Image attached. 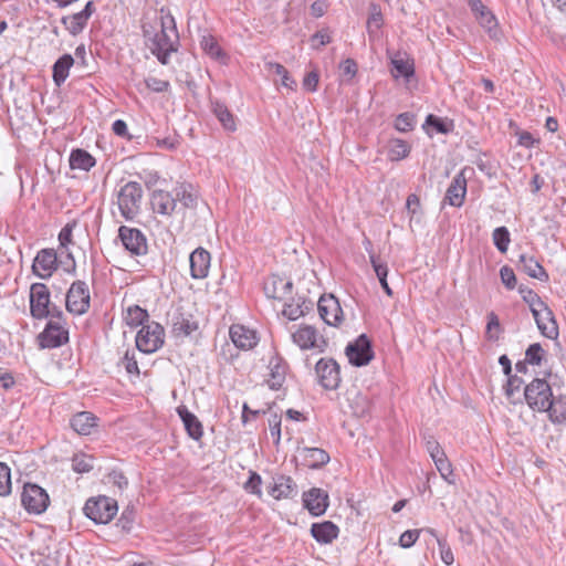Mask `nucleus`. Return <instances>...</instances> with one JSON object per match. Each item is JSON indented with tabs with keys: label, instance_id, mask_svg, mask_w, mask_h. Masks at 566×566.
Wrapping results in <instances>:
<instances>
[{
	"label": "nucleus",
	"instance_id": "dca6fc26",
	"mask_svg": "<svg viewBox=\"0 0 566 566\" xmlns=\"http://www.w3.org/2000/svg\"><path fill=\"white\" fill-rule=\"evenodd\" d=\"M198 329V322L195 316L178 307L171 317V331L176 337H187Z\"/></svg>",
	"mask_w": 566,
	"mask_h": 566
},
{
	"label": "nucleus",
	"instance_id": "a19ab883",
	"mask_svg": "<svg viewBox=\"0 0 566 566\" xmlns=\"http://www.w3.org/2000/svg\"><path fill=\"white\" fill-rule=\"evenodd\" d=\"M391 65L396 73H392L394 77L403 76L407 80L411 77L415 73L413 64L408 60L402 59L399 54L395 55L391 59Z\"/></svg>",
	"mask_w": 566,
	"mask_h": 566
},
{
	"label": "nucleus",
	"instance_id": "7c9ffc66",
	"mask_svg": "<svg viewBox=\"0 0 566 566\" xmlns=\"http://www.w3.org/2000/svg\"><path fill=\"white\" fill-rule=\"evenodd\" d=\"M270 377L266 380L269 387L273 390L280 389L285 380L286 368L280 358L270 360Z\"/></svg>",
	"mask_w": 566,
	"mask_h": 566
},
{
	"label": "nucleus",
	"instance_id": "6e6d98bb",
	"mask_svg": "<svg viewBox=\"0 0 566 566\" xmlns=\"http://www.w3.org/2000/svg\"><path fill=\"white\" fill-rule=\"evenodd\" d=\"M382 25V14L377 6H373V11L367 21V30L369 33L378 31Z\"/></svg>",
	"mask_w": 566,
	"mask_h": 566
},
{
	"label": "nucleus",
	"instance_id": "2f4dec72",
	"mask_svg": "<svg viewBox=\"0 0 566 566\" xmlns=\"http://www.w3.org/2000/svg\"><path fill=\"white\" fill-rule=\"evenodd\" d=\"M74 64V59L71 54L62 55L53 64V81L56 86H61L69 76L70 69Z\"/></svg>",
	"mask_w": 566,
	"mask_h": 566
},
{
	"label": "nucleus",
	"instance_id": "c756f323",
	"mask_svg": "<svg viewBox=\"0 0 566 566\" xmlns=\"http://www.w3.org/2000/svg\"><path fill=\"white\" fill-rule=\"evenodd\" d=\"M520 266L528 276L533 279H537L542 282L548 280V274L533 256L521 254Z\"/></svg>",
	"mask_w": 566,
	"mask_h": 566
},
{
	"label": "nucleus",
	"instance_id": "423d86ee",
	"mask_svg": "<svg viewBox=\"0 0 566 566\" xmlns=\"http://www.w3.org/2000/svg\"><path fill=\"white\" fill-rule=\"evenodd\" d=\"M164 327L156 322H151L143 325L137 333L136 347L145 354L155 353L164 345Z\"/></svg>",
	"mask_w": 566,
	"mask_h": 566
},
{
	"label": "nucleus",
	"instance_id": "ddd939ff",
	"mask_svg": "<svg viewBox=\"0 0 566 566\" xmlns=\"http://www.w3.org/2000/svg\"><path fill=\"white\" fill-rule=\"evenodd\" d=\"M118 238L132 254L144 255L147 253V239L139 229L122 226L118 229Z\"/></svg>",
	"mask_w": 566,
	"mask_h": 566
},
{
	"label": "nucleus",
	"instance_id": "9d476101",
	"mask_svg": "<svg viewBox=\"0 0 566 566\" xmlns=\"http://www.w3.org/2000/svg\"><path fill=\"white\" fill-rule=\"evenodd\" d=\"M90 290L84 281H75L66 294V310L75 315H82L90 308Z\"/></svg>",
	"mask_w": 566,
	"mask_h": 566
},
{
	"label": "nucleus",
	"instance_id": "58836bf2",
	"mask_svg": "<svg viewBox=\"0 0 566 566\" xmlns=\"http://www.w3.org/2000/svg\"><path fill=\"white\" fill-rule=\"evenodd\" d=\"M370 258V263L376 272V275L379 280V283L381 285V287L384 289V291L386 292L387 295L391 296L392 295V291L391 289L389 287V284L387 282V275H388V268H387V264L385 263H381L378 258H376L375 254H370L369 255Z\"/></svg>",
	"mask_w": 566,
	"mask_h": 566
},
{
	"label": "nucleus",
	"instance_id": "13d9d810",
	"mask_svg": "<svg viewBox=\"0 0 566 566\" xmlns=\"http://www.w3.org/2000/svg\"><path fill=\"white\" fill-rule=\"evenodd\" d=\"M261 483H262L261 476L256 472H251L250 478L244 483V489L248 492L261 497V495H262Z\"/></svg>",
	"mask_w": 566,
	"mask_h": 566
},
{
	"label": "nucleus",
	"instance_id": "774afa93",
	"mask_svg": "<svg viewBox=\"0 0 566 566\" xmlns=\"http://www.w3.org/2000/svg\"><path fill=\"white\" fill-rule=\"evenodd\" d=\"M523 380L517 376H509L505 389V395L511 398L516 391L521 389Z\"/></svg>",
	"mask_w": 566,
	"mask_h": 566
},
{
	"label": "nucleus",
	"instance_id": "1a4fd4ad",
	"mask_svg": "<svg viewBox=\"0 0 566 566\" xmlns=\"http://www.w3.org/2000/svg\"><path fill=\"white\" fill-rule=\"evenodd\" d=\"M21 503L29 513L41 514L48 509L50 497L40 485L27 483L21 494Z\"/></svg>",
	"mask_w": 566,
	"mask_h": 566
},
{
	"label": "nucleus",
	"instance_id": "8fccbe9b",
	"mask_svg": "<svg viewBox=\"0 0 566 566\" xmlns=\"http://www.w3.org/2000/svg\"><path fill=\"white\" fill-rule=\"evenodd\" d=\"M94 459L86 454H75L72 459V468L75 472L86 473L93 469Z\"/></svg>",
	"mask_w": 566,
	"mask_h": 566
},
{
	"label": "nucleus",
	"instance_id": "e433bc0d",
	"mask_svg": "<svg viewBox=\"0 0 566 566\" xmlns=\"http://www.w3.org/2000/svg\"><path fill=\"white\" fill-rule=\"evenodd\" d=\"M273 290L270 291V286L265 285V293L268 296L273 298H284L286 295L291 294L293 284L291 281H285L280 277H274L272 281Z\"/></svg>",
	"mask_w": 566,
	"mask_h": 566
},
{
	"label": "nucleus",
	"instance_id": "f03ea898",
	"mask_svg": "<svg viewBox=\"0 0 566 566\" xmlns=\"http://www.w3.org/2000/svg\"><path fill=\"white\" fill-rule=\"evenodd\" d=\"M143 197V188L136 181H129L124 185L117 193V205L120 214L132 220L139 211Z\"/></svg>",
	"mask_w": 566,
	"mask_h": 566
},
{
	"label": "nucleus",
	"instance_id": "6ab92c4d",
	"mask_svg": "<svg viewBox=\"0 0 566 566\" xmlns=\"http://www.w3.org/2000/svg\"><path fill=\"white\" fill-rule=\"evenodd\" d=\"M269 494L275 500L291 499L296 495V484L291 476L276 475L266 485Z\"/></svg>",
	"mask_w": 566,
	"mask_h": 566
},
{
	"label": "nucleus",
	"instance_id": "393cba45",
	"mask_svg": "<svg viewBox=\"0 0 566 566\" xmlns=\"http://www.w3.org/2000/svg\"><path fill=\"white\" fill-rule=\"evenodd\" d=\"M311 534L319 544H331L337 538L339 528L333 522L324 521L322 523H313Z\"/></svg>",
	"mask_w": 566,
	"mask_h": 566
},
{
	"label": "nucleus",
	"instance_id": "72a5a7b5",
	"mask_svg": "<svg viewBox=\"0 0 566 566\" xmlns=\"http://www.w3.org/2000/svg\"><path fill=\"white\" fill-rule=\"evenodd\" d=\"M95 165L94 157L84 149H74L70 156L72 169L90 170Z\"/></svg>",
	"mask_w": 566,
	"mask_h": 566
},
{
	"label": "nucleus",
	"instance_id": "aec40b11",
	"mask_svg": "<svg viewBox=\"0 0 566 566\" xmlns=\"http://www.w3.org/2000/svg\"><path fill=\"white\" fill-rule=\"evenodd\" d=\"M303 503L312 515L319 516L327 510L328 494L322 489L313 488L304 492Z\"/></svg>",
	"mask_w": 566,
	"mask_h": 566
},
{
	"label": "nucleus",
	"instance_id": "bf43d9fd",
	"mask_svg": "<svg viewBox=\"0 0 566 566\" xmlns=\"http://www.w3.org/2000/svg\"><path fill=\"white\" fill-rule=\"evenodd\" d=\"M48 554L40 553L43 558L40 559L43 566H60L61 565V553L57 549L51 551L50 547H46Z\"/></svg>",
	"mask_w": 566,
	"mask_h": 566
},
{
	"label": "nucleus",
	"instance_id": "b1692460",
	"mask_svg": "<svg viewBox=\"0 0 566 566\" xmlns=\"http://www.w3.org/2000/svg\"><path fill=\"white\" fill-rule=\"evenodd\" d=\"M151 206L155 212L170 216L177 208V199L175 195L168 191L156 190L151 197Z\"/></svg>",
	"mask_w": 566,
	"mask_h": 566
},
{
	"label": "nucleus",
	"instance_id": "69168bd1",
	"mask_svg": "<svg viewBox=\"0 0 566 566\" xmlns=\"http://www.w3.org/2000/svg\"><path fill=\"white\" fill-rule=\"evenodd\" d=\"M120 366L125 368L128 374L139 375L138 364L134 356H130L129 352H126L120 360Z\"/></svg>",
	"mask_w": 566,
	"mask_h": 566
},
{
	"label": "nucleus",
	"instance_id": "c9c22d12",
	"mask_svg": "<svg viewBox=\"0 0 566 566\" xmlns=\"http://www.w3.org/2000/svg\"><path fill=\"white\" fill-rule=\"evenodd\" d=\"M149 315L146 310L142 308L139 305H130L126 310L124 321L128 326L137 327L144 325Z\"/></svg>",
	"mask_w": 566,
	"mask_h": 566
},
{
	"label": "nucleus",
	"instance_id": "39448f33",
	"mask_svg": "<svg viewBox=\"0 0 566 566\" xmlns=\"http://www.w3.org/2000/svg\"><path fill=\"white\" fill-rule=\"evenodd\" d=\"M117 503L107 496L90 499L85 503L84 514L95 523L107 524L117 513Z\"/></svg>",
	"mask_w": 566,
	"mask_h": 566
},
{
	"label": "nucleus",
	"instance_id": "5701e85b",
	"mask_svg": "<svg viewBox=\"0 0 566 566\" xmlns=\"http://www.w3.org/2000/svg\"><path fill=\"white\" fill-rule=\"evenodd\" d=\"M465 193L467 180L463 171H461L452 179L449 188L447 189L444 200L448 201L450 206L461 207L463 205Z\"/></svg>",
	"mask_w": 566,
	"mask_h": 566
},
{
	"label": "nucleus",
	"instance_id": "a878e982",
	"mask_svg": "<svg viewBox=\"0 0 566 566\" xmlns=\"http://www.w3.org/2000/svg\"><path fill=\"white\" fill-rule=\"evenodd\" d=\"M98 422V418L95 417L92 412L82 411L74 415L71 419V427L75 432L82 436L92 434L96 429Z\"/></svg>",
	"mask_w": 566,
	"mask_h": 566
},
{
	"label": "nucleus",
	"instance_id": "ea45409f",
	"mask_svg": "<svg viewBox=\"0 0 566 566\" xmlns=\"http://www.w3.org/2000/svg\"><path fill=\"white\" fill-rule=\"evenodd\" d=\"M266 69L271 72H274L276 75H279L281 77L282 86H284L291 91H294L296 88V85H297L296 81L290 76V73L285 69V66H283L280 63H276V62H269V63H266Z\"/></svg>",
	"mask_w": 566,
	"mask_h": 566
},
{
	"label": "nucleus",
	"instance_id": "680f3d73",
	"mask_svg": "<svg viewBox=\"0 0 566 566\" xmlns=\"http://www.w3.org/2000/svg\"><path fill=\"white\" fill-rule=\"evenodd\" d=\"M269 427L271 436L274 438V443L279 444L281 440V416L272 413L269 418Z\"/></svg>",
	"mask_w": 566,
	"mask_h": 566
},
{
	"label": "nucleus",
	"instance_id": "a211bd4d",
	"mask_svg": "<svg viewBox=\"0 0 566 566\" xmlns=\"http://www.w3.org/2000/svg\"><path fill=\"white\" fill-rule=\"evenodd\" d=\"M57 256L54 250L44 249L38 252L32 270L35 275L41 279H48L57 268Z\"/></svg>",
	"mask_w": 566,
	"mask_h": 566
},
{
	"label": "nucleus",
	"instance_id": "338daca9",
	"mask_svg": "<svg viewBox=\"0 0 566 566\" xmlns=\"http://www.w3.org/2000/svg\"><path fill=\"white\" fill-rule=\"evenodd\" d=\"M426 449L428 453L430 454L432 461L436 459H440L441 457L446 455L444 451L441 449L439 442L434 440L433 438H429L426 441Z\"/></svg>",
	"mask_w": 566,
	"mask_h": 566
},
{
	"label": "nucleus",
	"instance_id": "6e6552de",
	"mask_svg": "<svg viewBox=\"0 0 566 566\" xmlns=\"http://www.w3.org/2000/svg\"><path fill=\"white\" fill-rule=\"evenodd\" d=\"M292 340L301 349H312L316 353H324L328 345L325 337L311 325H301L294 333H292Z\"/></svg>",
	"mask_w": 566,
	"mask_h": 566
},
{
	"label": "nucleus",
	"instance_id": "f704fd0d",
	"mask_svg": "<svg viewBox=\"0 0 566 566\" xmlns=\"http://www.w3.org/2000/svg\"><path fill=\"white\" fill-rule=\"evenodd\" d=\"M410 153V146L407 142L402 139H391L388 143V153L387 156L391 161H398L406 157H408Z\"/></svg>",
	"mask_w": 566,
	"mask_h": 566
},
{
	"label": "nucleus",
	"instance_id": "7ed1b4c3",
	"mask_svg": "<svg viewBox=\"0 0 566 566\" xmlns=\"http://www.w3.org/2000/svg\"><path fill=\"white\" fill-rule=\"evenodd\" d=\"M39 340L43 348H56L69 342V331L63 325L61 311L50 316L44 331L39 335Z\"/></svg>",
	"mask_w": 566,
	"mask_h": 566
},
{
	"label": "nucleus",
	"instance_id": "864d4df0",
	"mask_svg": "<svg viewBox=\"0 0 566 566\" xmlns=\"http://www.w3.org/2000/svg\"><path fill=\"white\" fill-rule=\"evenodd\" d=\"M340 74L343 76V81L349 82L355 77L358 71V65L353 59H346L339 65Z\"/></svg>",
	"mask_w": 566,
	"mask_h": 566
},
{
	"label": "nucleus",
	"instance_id": "c85d7f7f",
	"mask_svg": "<svg viewBox=\"0 0 566 566\" xmlns=\"http://www.w3.org/2000/svg\"><path fill=\"white\" fill-rule=\"evenodd\" d=\"M548 419L556 424L566 422V395L552 396L549 407L545 410Z\"/></svg>",
	"mask_w": 566,
	"mask_h": 566
},
{
	"label": "nucleus",
	"instance_id": "473e14b6",
	"mask_svg": "<svg viewBox=\"0 0 566 566\" xmlns=\"http://www.w3.org/2000/svg\"><path fill=\"white\" fill-rule=\"evenodd\" d=\"M211 107L213 114L216 115V117L221 123L224 129L229 132H234L237 129L234 116L224 104L214 101L211 103Z\"/></svg>",
	"mask_w": 566,
	"mask_h": 566
},
{
	"label": "nucleus",
	"instance_id": "4d7b16f0",
	"mask_svg": "<svg viewBox=\"0 0 566 566\" xmlns=\"http://www.w3.org/2000/svg\"><path fill=\"white\" fill-rule=\"evenodd\" d=\"M501 281L507 290L516 286V276L512 268L504 265L500 269Z\"/></svg>",
	"mask_w": 566,
	"mask_h": 566
},
{
	"label": "nucleus",
	"instance_id": "f257e3e1",
	"mask_svg": "<svg viewBox=\"0 0 566 566\" xmlns=\"http://www.w3.org/2000/svg\"><path fill=\"white\" fill-rule=\"evenodd\" d=\"M142 28L145 43L151 53L161 64H168L170 54L178 49L179 41L174 17L169 13L164 14V10H161L156 25L145 22Z\"/></svg>",
	"mask_w": 566,
	"mask_h": 566
},
{
	"label": "nucleus",
	"instance_id": "412c9836",
	"mask_svg": "<svg viewBox=\"0 0 566 566\" xmlns=\"http://www.w3.org/2000/svg\"><path fill=\"white\" fill-rule=\"evenodd\" d=\"M210 253L203 248H197L189 256L190 275L192 279L201 280L208 276L210 269Z\"/></svg>",
	"mask_w": 566,
	"mask_h": 566
},
{
	"label": "nucleus",
	"instance_id": "4468645a",
	"mask_svg": "<svg viewBox=\"0 0 566 566\" xmlns=\"http://www.w3.org/2000/svg\"><path fill=\"white\" fill-rule=\"evenodd\" d=\"M317 308L319 316L326 324L338 326L343 322V310L334 295L328 294L321 296Z\"/></svg>",
	"mask_w": 566,
	"mask_h": 566
},
{
	"label": "nucleus",
	"instance_id": "4be33fe9",
	"mask_svg": "<svg viewBox=\"0 0 566 566\" xmlns=\"http://www.w3.org/2000/svg\"><path fill=\"white\" fill-rule=\"evenodd\" d=\"M229 334L234 346L240 349H251L259 342L256 333L253 329H250L243 325H232L230 327Z\"/></svg>",
	"mask_w": 566,
	"mask_h": 566
},
{
	"label": "nucleus",
	"instance_id": "9b49d317",
	"mask_svg": "<svg viewBox=\"0 0 566 566\" xmlns=\"http://www.w3.org/2000/svg\"><path fill=\"white\" fill-rule=\"evenodd\" d=\"M318 382L327 390L338 388L340 382L339 366L333 358H321L315 366Z\"/></svg>",
	"mask_w": 566,
	"mask_h": 566
},
{
	"label": "nucleus",
	"instance_id": "bb28decb",
	"mask_svg": "<svg viewBox=\"0 0 566 566\" xmlns=\"http://www.w3.org/2000/svg\"><path fill=\"white\" fill-rule=\"evenodd\" d=\"M301 458L306 467L319 469L329 462V454L321 448L304 447L298 450Z\"/></svg>",
	"mask_w": 566,
	"mask_h": 566
},
{
	"label": "nucleus",
	"instance_id": "3c124183",
	"mask_svg": "<svg viewBox=\"0 0 566 566\" xmlns=\"http://www.w3.org/2000/svg\"><path fill=\"white\" fill-rule=\"evenodd\" d=\"M12 482H11V471L10 468L0 462V496H7L11 493Z\"/></svg>",
	"mask_w": 566,
	"mask_h": 566
},
{
	"label": "nucleus",
	"instance_id": "0e129e2a",
	"mask_svg": "<svg viewBox=\"0 0 566 566\" xmlns=\"http://www.w3.org/2000/svg\"><path fill=\"white\" fill-rule=\"evenodd\" d=\"M420 535V530H408L400 535L399 544L403 548L411 547Z\"/></svg>",
	"mask_w": 566,
	"mask_h": 566
},
{
	"label": "nucleus",
	"instance_id": "5fc2aeb1",
	"mask_svg": "<svg viewBox=\"0 0 566 566\" xmlns=\"http://www.w3.org/2000/svg\"><path fill=\"white\" fill-rule=\"evenodd\" d=\"M415 126V115L411 113H401L397 116L395 127L399 132H409Z\"/></svg>",
	"mask_w": 566,
	"mask_h": 566
},
{
	"label": "nucleus",
	"instance_id": "e2e57ef3",
	"mask_svg": "<svg viewBox=\"0 0 566 566\" xmlns=\"http://www.w3.org/2000/svg\"><path fill=\"white\" fill-rule=\"evenodd\" d=\"M145 84L147 88L156 92V93H163L166 92L169 88V82L164 81L154 76H149L145 80Z\"/></svg>",
	"mask_w": 566,
	"mask_h": 566
},
{
	"label": "nucleus",
	"instance_id": "052dcab7",
	"mask_svg": "<svg viewBox=\"0 0 566 566\" xmlns=\"http://www.w3.org/2000/svg\"><path fill=\"white\" fill-rule=\"evenodd\" d=\"M440 557L446 565H452L454 562V556L451 547L448 545L446 538H437Z\"/></svg>",
	"mask_w": 566,
	"mask_h": 566
},
{
	"label": "nucleus",
	"instance_id": "49530a36",
	"mask_svg": "<svg viewBox=\"0 0 566 566\" xmlns=\"http://www.w3.org/2000/svg\"><path fill=\"white\" fill-rule=\"evenodd\" d=\"M433 462L441 478L449 484H454L455 480L453 478L452 464L448 460L447 455H443L440 459L438 458Z\"/></svg>",
	"mask_w": 566,
	"mask_h": 566
},
{
	"label": "nucleus",
	"instance_id": "c03bdc74",
	"mask_svg": "<svg viewBox=\"0 0 566 566\" xmlns=\"http://www.w3.org/2000/svg\"><path fill=\"white\" fill-rule=\"evenodd\" d=\"M72 231H73V226H71L70 223H67L64 228H62V230L60 231L59 233V241H60V245H61V254H63L64 252L66 253V256L67 259L71 260V265H72V269L74 270L75 269V261L71 254V252L69 251L67 249V245L70 243H72Z\"/></svg>",
	"mask_w": 566,
	"mask_h": 566
},
{
	"label": "nucleus",
	"instance_id": "de8ad7c7",
	"mask_svg": "<svg viewBox=\"0 0 566 566\" xmlns=\"http://www.w3.org/2000/svg\"><path fill=\"white\" fill-rule=\"evenodd\" d=\"M493 242L501 253H505L511 242L510 232L506 227H499L493 231Z\"/></svg>",
	"mask_w": 566,
	"mask_h": 566
},
{
	"label": "nucleus",
	"instance_id": "603ef678",
	"mask_svg": "<svg viewBox=\"0 0 566 566\" xmlns=\"http://www.w3.org/2000/svg\"><path fill=\"white\" fill-rule=\"evenodd\" d=\"M544 353L545 352L542 348L541 344H531L525 352V360L531 365L538 366L542 363Z\"/></svg>",
	"mask_w": 566,
	"mask_h": 566
},
{
	"label": "nucleus",
	"instance_id": "20e7f679",
	"mask_svg": "<svg viewBox=\"0 0 566 566\" xmlns=\"http://www.w3.org/2000/svg\"><path fill=\"white\" fill-rule=\"evenodd\" d=\"M552 396V388L545 379L535 378L524 388L525 400L533 411L547 410Z\"/></svg>",
	"mask_w": 566,
	"mask_h": 566
},
{
	"label": "nucleus",
	"instance_id": "37998d69",
	"mask_svg": "<svg viewBox=\"0 0 566 566\" xmlns=\"http://www.w3.org/2000/svg\"><path fill=\"white\" fill-rule=\"evenodd\" d=\"M200 45L205 53L214 60H222L226 56L217 40L210 34L202 36Z\"/></svg>",
	"mask_w": 566,
	"mask_h": 566
},
{
	"label": "nucleus",
	"instance_id": "4c0bfd02",
	"mask_svg": "<svg viewBox=\"0 0 566 566\" xmlns=\"http://www.w3.org/2000/svg\"><path fill=\"white\" fill-rule=\"evenodd\" d=\"M175 198L179 201L184 208H195L197 206L198 198L191 192V187L188 185H180L175 188Z\"/></svg>",
	"mask_w": 566,
	"mask_h": 566
},
{
	"label": "nucleus",
	"instance_id": "09e8293b",
	"mask_svg": "<svg viewBox=\"0 0 566 566\" xmlns=\"http://www.w3.org/2000/svg\"><path fill=\"white\" fill-rule=\"evenodd\" d=\"M518 293L522 295L523 301L530 306L531 312L533 308L541 307L545 304L538 294L527 286L520 285Z\"/></svg>",
	"mask_w": 566,
	"mask_h": 566
},
{
	"label": "nucleus",
	"instance_id": "cd10ccee",
	"mask_svg": "<svg viewBox=\"0 0 566 566\" xmlns=\"http://www.w3.org/2000/svg\"><path fill=\"white\" fill-rule=\"evenodd\" d=\"M177 412L180 419L182 420L188 434L193 440H199L203 434L202 424L199 421V419L192 412H190L185 406H179L177 408Z\"/></svg>",
	"mask_w": 566,
	"mask_h": 566
},
{
	"label": "nucleus",
	"instance_id": "2eb2a0df",
	"mask_svg": "<svg viewBox=\"0 0 566 566\" xmlns=\"http://www.w3.org/2000/svg\"><path fill=\"white\" fill-rule=\"evenodd\" d=\"M532 315L541 334L549 339L558 337V326L552 310L545 303L541 307L533 308Z\"/></svg>",
	"mask_w": 566,
	"mask_h": 566
},
{
	"label": "nucleus",
	"instance_id": "f3484780",
	"mask_svg": "<svg viewBox=\"0 0 566 566\" xmlns=\"http://www.w3.org/2000/svg\"><path fill=\"white\" fill-rule=\"evenodd\" d=\"M469 7L479 23L486 30L492 39H499L497 21L495 15L481 0H468Z\"/></svg>",
	"mask_w": 566,
	"mask_h": 566
},
{
	"label": "nucleus",
	"instance_id": "0eeeda50",
	"mask_svg": "<svg viewBox=\"0 0 566 566\" xmlns=\"http://www.w3.org/2000/svg\"><path fill=\"white\" fill-rule=\"evenodd\" d=\"M56 307L50 308V291L43 283H33L30 287V312L36 319L56 314Z\"/></svg>",
	"mask_w": 566,
	"mask_h": 566
},
{
	"label": "nucleus",
	"instance_id": "f8f14e48",
	"mask_svg": "<svg viewBox=\"0 0 566 566\" xmlns=\"http://www.w3.org/2000/svg\"><path fill=\"white\" fill-rule=\"evenodd\" d=\"M346 356L354 366L360 367L369 364L374 357V353L368 337L361 334L354 343H349L346 347Z\"/></svg>",
	"mask_w": 566,
	"mask_h": 566
},
{
	"label": "nucleus",
	"instance_id": "a18cd8bd",
	"mask_svg": "<svg viewBox=\"0 0 566 566\" xmlns=\"http://www.w3.org/2000/svg\"><path fill=\"white\" fill-rule=\"evenodd\" d=\"M310 305L311 303L307 304L305 301H298L297 303H286L283 308V315L291 321H295L303 316L305 311L310 310Z\"/></svg>",
	"mask_w": 566,
	"mask_h": 566
},
{
	"label": "nucleus",
	"instance_id": "79ce46f5",
	"mask_svg": "<svg viewBox=\"0 0 566 566\" xmlns=\"http://www.w3.org/2000/svg\"><path fill=\"white\" fill-rule=\"evenodd\" d=\"M86 14H82L81 12L74 13L69 17H64L62 19V23L70 31L71 34L76 35L85 28L87 23Z\"/></svg>",
	"mask_w": 566,
	"mask_h": 566
}]
</instances>
